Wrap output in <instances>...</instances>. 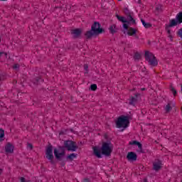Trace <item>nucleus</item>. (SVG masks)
Returning a JSON list of instances; mask_svg holds the SVG:
<instances>
[{
	"mask_svg": "<svg viewBox=\"0 0 182 182\" xmlns=\"http://www.w3.org/2000/svg\"><path fill=\"white\" fill-rule=\"evenodd\" d=\"M145 59L150 66H157L159 65V62H157L154 55L149 51L145 52Z\"/></svg>",
	"mask_w": 182,
	"mask_h": 182,
	"instance_id": "20e7f679",
	"label": "nucleus"
},
{
	"mask_svg": "<svg viewBox=\"0 0 182 182\" xmlns=\"http://www.w3.org/2000/svg\"><path fill=\"white\" fill-rule=\"evenodd\" d=\"M117 1H123V0H117Z\"/></svg>",
	"mask_w": 182,
	"mask_h": 182,
	"instance_id": "a19ab883",
	"label": "nucleus"
},
{
	"mask_svg": "<svg viewBox=\"0 0 182 182\" xmlns=\"http://www.w3.org/2000/svg\"><path fill=\"white\" fill-rule=\"evenodd\" d=\"M127 160H137V154L136 153L131 151L127 155Z\"/></svg>",
	"mask_w": 182,
	"mask_h": 182,
	"instance_id": "ddd939ff",
	"label": "nucleus"
},
{
	"mask_svg": "<svg viewBox=\"0 0 182 182\" xmlns=\"http://www.w3.org/2000/svg\"><path fill=\"white\" fill-rule=\"evenodd\" d=\"M178 35L179 38H182V28L178 31Z\"/></svg>",
	"mask_w": 182,
	"mask_h": 182,
	"instance_id": "c756f323",
	"label": "nucleus"
},
{
	"mask_svg": "<svg viewBox=\"0 0 182 182\" xmlns=\"http://www.w3.org/2000/svg\"><path fill=\"white\" fill-rule=\"evenodd\" d=\"M123 28H124V29L127 30V29H129V25H127V23H124Z\"/></svg>",
	"mask_w": 182,
	"mask_h": 182,
	"instance_id": "7c9ffc66",
	"label": "nucleus"
},
{
	"mask_svg": "<svg viewBox=\"0 0 182 182\" xmlns=\"http://www.w3.org/2000/svg\"><path fill=\"white\" fill-rule=\"evenodd\" d=\"M46 157L48 160H52L53 159V149L52 148V146H50L46 149Z\"/></svg>",
	"mask_w": 182,
	"mask_h": 182,
	"instance_id": "0eeeda50",
	"label": "nucleus"
},
{
	"mask_svg": "<svg viewBox=\"0 0 182 182\" xmlns=\"http://www.w3.org/2000/svg\"><path fill=\"white\" fill-rule=\"evenodd\" d=\"M128 21H129V22H132V23H136V21L134 20V18H133V17H132V16H129L128 17Z\"/></svg>",
	"mask_w": 182,
	"mask_h": 182,
	"instance_id": "a878e982",
	"label": "nucleus"
},
{
	"mask_svg": "<svg viewBox=\"0 0 182 182\" xmlns=\"http://www.w3.org/2000/svg\"><path fill=\"white\" fill-rule=\"evenodd\" d=\"M109 29L110 33H112V35H114V33H116V32L119 31V28H117V26H116V24L111 25Z\"/></svg>",
	"mask_w": 182,
	"mask_h": 182,
	"instance_id": "2eb2a0df",
	"label": "nucleus"
},
{
	"mask_svg": "<svg viewBox=\"0 0 182 182\" xmlns=\"http://www.w3.org/2000/svg\"><path fill=\"white\" fill-rule=\"evenodd\" d=\"M171 92H172L173 96H176V95H177V90H176V89H174L173 86H171Z\"/></svg>",
	"mask_w": 182,
	"mask_h": 182,
	"instance_id": "b1692460",
	"label": "nucleus"
},
{
	"mask_svg": "<svg viewBox=\"0 0 182 182\" xmlns=\"http://www.w3.org/2000/svg\"><path fill=\"white\" fill-rule=\"evenodd\" d=\"M4 53L0 51V55H2Z\"/></svg>",
	"mask_w": 182,
	"mask_h": 182,
	"instance_id": "58836bf2",
	"label": "nucleus"
},
{
	"mask_svg": "<svg viewBox=\"0 0 182 182\" xmlns=\"http://www.w3.org/2000/svg\"><path fill=\"white\" fill-rule=\"evenodd\" d=\"M103 33V28H100V23L95 22L91 26V30L85 33L87 39H90L92 36H97Z\"/></svg>",
	"mask_w": 182,
	"mask_h": 182,
	"instance_id": "f03ea898",
	"label": "nucleus"
},
{
	"mask_svg": "<svg viewBox=\"0 0 182 182\" xmlns=\"http://www.w3.org/2000/svg\"><path fill=\"white\" fill-rule=\"evenodd\" d=\"M13 68L14 69H19V64H15Z\"/></svg>",
	"mask_w": 182,
	"mask_h": 182,
	"instance_id": "473e14b6",
	"label": "nucleus"
},
{
	"mask_svg": "<svg viewBox=\"0 0 182 182\" xmlns=\"http://www.w3.org/2000/svg\"><path fill=\"white\" fill-rule=\"evenodd\" d=\"M137 103V95H135V97H132L129 101V105H132V106H134Z\"/></svg>",
	"mask_w": 182,
	"mask_h": 182,
	"instance_id": "a211bd4d",
	"label": "nucleus"
},
{
	"mask_svg": "<svg viewBox=\"0 0 182 182\" xmlns=\"http://www.w3.org/2000/svg\"><path fill=\"white\" fill-rule=\"evenodd\" d=\"M64 149H66L68 151H76L77 150V146L73 141H65Z\"/></svg>",
	"mask_w": 182,
	"mask_h": 182,
	"instance_id": "423d86ee",
	"label": "nucleus"
},
{
	"mask_svg": "<svg viewBox=\"0 0 182 182\" xmlns=\"http://www.w3.org/2000/svg\"><path fill=\"white\" fill-rule=\"evenodd\" d=\"M141 90H144V88H142Z\"/></svg>",
	"mask_w": 182,
	"mask_h": 182,
	"instance_id": "ea45409f",
	"label": "nucleus"
},
{
	"mask_svg": "<svg viewBox=\"0 0 182 182\" xmlns=\"http://www.w3.org/2000/svg\"><path fill=\"white\" fill-rule=\"evenodd\" d=\"M136 32L137 30H136V28H129L127 31V35H129V36H133V35H136Z\"/></svg>",
	"mask_w": 182,
	"mask_h": 182,
	"instance_id": "f3484780",
	"label": "nucleus"
},
{
	"mask_svg": "<svg viewBox=\"0 0 182 182\" xmlns=\"http://www.w3.org/2000/svg\"><path fill=\"white\" fill-rule=\"evenodd\" d=\"M55 161H55V160H51V161H50V162L51 163V164H55Z\"/></svg>",
	"mask_w": 182,
	"mask_h": 182,
	"instance_id": "f704fd0d",
	"label": "nucleus"
},
{
	"mask_svg": "<svg viewBox=\"0 0 182 182\" xmlns=\"http://www.w3.org/2000/svg\"><path fill=\"white\" fill-rule=\"evenodd\" d=\"M85 73H89V66L87 64L84 65Z\"/></svg>",
	"mask_w": 182,
	"mask_h": 182,
	"instance_id": "bb28decb",
	"label": "nucleus"
},
{
	"mask_svg": "<svg viewBox=\"0 0 182 182\" xmlns=\"http://www.w3.org/2000/svg\"><path fill=\"white\" fill-rule=\"evenodd\" d=\"M161 167H163L161 161H156L153 162V170L155 171H160V170H161Z\"/></svg>",
	"mask_w": 182,
	"mask_h": 182,
	"instance_id": "6e6552de",
	"label": "nucleus"
},
{
	"mask_svg": "<svg viewBox=\"0 0 182 182\" xmlns=\"http://www.w3.org/2000/svg\"><path fill=\"white\" fill-rule=\"evenodd\" d=\"M129 124H130L129 117L124 115L119 117L116 122L117 129H127L129 127Z\"/></svg>",
	"mask_w": 182,
	"mask_h": 182,
	"instance_id": "7ed1b4c3",
	"label": "nucleus"
},
{
	"mask_svg": "<svg viewBox=\"0 0 182 182\" xmlns=\"http://www.w3.org/2000/svg\"><path fill=\"white\" fill-rule=\"evenodd\" d=\"M5 136V131L4 129H0V139H2Z\"/></svg>",
	"mask_w": 182,
	"mask_h": 182,
	"instance_id": "393cba45",
	"label": "nucleus"
},
{
	"mask_svg": "<svg viewBox=\"0 0 182 182\" xmlns=\"http://www.w3.org/2000/svg\"><path fill=\"white\" fill-rule=\"evenodd\" d=\"M71 35L75 39L80 38V35H82V30L80 28L73 29L71 31Z\"/></svg>",
	"mask_w": 182,
	"mask_h": 182,
	"instance_id": "9d476101",
	"label": "nucleus"
},
{
	"mask_svg": "<svg viewBox=\"0 0 182 182\" xmlns=\"http://www.w3.org/2000/svg\"><path fill=\"white\" fill-rule=\"evenodd\" d=\"M141 21L142 25L144 26V28H151V24H150L149 23H146V21L143 19H141Z\"/></svg>",
	"mask_w": 182,
	"mask_h": 182,
	"instance_id": "412c9836",
	"label": "nucleus"
},
{
	"mask_svg": "<svg viewBox=\"0 0 182 182\" xmlns=\"http://www.w3.org/2000/svg\"><path fill=\"white\" fill-rule=\"evenodd\" d=\"M178 25H180L179 21L177 20V18H173L169 21V24H166L167 26H169L170 28H173V26H177Z\"/></svg>",
	"mask_w": 182,
	"mask_h": 182,
	"instance_id": "f8f14e48",
	"label": "nucleus"
},
{
	"mask_svg": "<svg viewBox=\"0 0 182 182\" xmlns=\"http://www.w3.org/2000/svg\"><path fill=\"white\" fill-rule=\"evenodd\" d=\"M82 182H90V179H89L88 178H84Z\"/></svg>",
	"mask_w": 182,
	"mask_h": 182,
	"instance_id": "72a5a7b5",
	"label": "nucleus"
},
{
	"mask_svg": "<svg viewBox=\"0 0 182 182\" xmlns=\"http://www.w3.org/2000/svg\"><path fill=\"white\" fill-rule=\"evenodd\" d=\"M131 146H137L140 151H141L143 146L140 144V142L137 141H132L129 142Z\"/></svg>",
	"mask_w": 182,
	"mask_h": 182,
	"instance_id": "4468645a",
	"label": "nucleus"
},
{
	"mask_svg": "<svg viewBox=\"0 0 182 182\" xmlns=\"http://www.w3.org/2000/svg\"><path fill=\"white\" fill-rule=\"evenodd\" d=\"M102 153L100 152V149L97 146L93 147V151L95 156L97 157V159H102V156H106L107 157H109L112 154V152L113 151V144L112 142H104L102 144V148H101Z\"/></svg>",
	"mask_w": 182,
	"mask_h": 182,
	"instance_id": "f257e3e1",
	"label": "nucleus"
},
{
	"mask_svg": "<svg viewBox=\"0 0 182 182\" xmlns=\"http://www.w3.org/2000/svg\"><path fill=\"white\" fill-rule=\"evenodd\" d=\"M27 149H28V150H32V149H33V146L32 145V144H28Z\"/></svg>",
	"mask_w": 182,
	"mask_h": 182,
	"instance_id": "c85d7f7f",
	"label": "nucleus"
},
{
	"mask_svg": "<svg viewBox=\"0 0 182 182\" xmlns=\"http://www.w3.org/2000/svg\"><path fill=\"white\" fill-rule=\"evenodd\" d=\"M90 89L91 90H96V89H97V85L96 84H92L90 86Z\"/></svg>",
	"mask_w": 182,
	"mask_h": 182,
	"instance_id": "cd10ccee",
	"label": "nucleus"
},
{
	"mask_svg": "<svg viewBox=\"0 0 182 182\" xmlns=\"http://www.w3.org/2000/svg\"><path fill=\"white\" fill-rule=\"evenodd\" d=\"M54 156L57 160H62L66 157V151L63 146H59L58 148L54 149Z\"/></svg>",
	"mask_w": 182,
	"mask_h": 182,
	"instance_id": "39448f33",
	"label": "nucleus"
},
{
	"mask_svg": "<svg viewBox=\"0 0 182 182\" xmlns=\"http://www.w3.org/2000/svg\"><path fill=\"white\" fill-rule=\"evenodd\" d=\"M116 18L117 19H118V21H119V22H122V23H127L129 21H127V19H126V18H124V16H119V14L116 15Z\"/></svg>",
	"mask_w": 182,
	"mask_h": 182,
	"instance_id": "dca6fc26",
	"label": "nucleus"
},
{
	"mask_svg": "<svg viewBox=\"0 0 182 182\" xmlns=\"http://www.w3.org/2000/svg\"><path fill=\"white\" fill-rule=\"evenodd\" d=\"M14 150H15V146H14V144L9 142L6 144L5 146L6 153H7L8 154H11L14 153Z\"/></svg>",
	"mask_w": 182,
	"mask_h": 182,
	"instance_id": "1a4fd4ad",
	"label": "nucleus"
},
{
	"mask_svg": "<svg viewBox=\"0 0 182 182\" xmlns=\"http://www.w3.org/2000/svg\"><path fill=\"white\" fill-rule=\"evenodd\" d=\"M141 55L139 53H136L134 54V59L135 60H139V59H141Z\"/></svg>",
	"mask_w": 182,
	"mask_h": 182,
	"instance_id": "4be33fe9",
	"label": "nucleus"
},
{
	"mask_svg": "<svg viewBox=\"0 0 182 182\" xmlns=\"http://www.w3.org/2000/svg\"><path fill=\"white\" fill-rule=\"evenodd\" d=\"M176 19L178 20V22H179V23H182V11L179 12L176 16Z\"/></svg>",
	"mask_w": 182,
	"mask_h": 182,
	"instance_id": "aec40b11",
	"label": "nucleus"
},
{
	"mask_svg": "<svg viewBox=\"0 0 182 182\" xmlns=\"http://www.w3.org/2000/svg\"><path fill=\"white\" fill-rule=\"evenodd\" d=\"M0 1H6V0H0Z\"/></svg>",
	"mask_w": 182,
	"mask_h": 182,
	"instance_id": "79ce46f5",
	"label": "nucleus"
},
{
	"mask_svg": "<svg viewBox=\"0 0 182 182\" xmlns=\"http://www.w3.org/2000/svg\"><path fill=\"white\" fill-rule=\"evenodd\" d=\"M165 110L166 113H168V112L171 110V105H170V104L166 105V106L165 107Z\"/></svg>",
	"mask_w": 182,
	"mask_h": 182,
	"instance_id": "5701e85b",
	"label": "nucleus"
},
{
	"mask_svg": "<svg viewBox=\"0 0 182 182\" xmlns=\"http://www.w3.org/2000/svg\"><path fill=\"white\" fill-rule=\"evenodd\" d=\"M77 154H70L67 156V159L68 160H73L75 159H77Z\"/></svg>",
	"mask_w": 182,
	"mask_h": 182,
	"instance_id": "6ab92c4d",
	"label": "nucleus"
},
{
	"mask_svg": "<svg viewBox=\"0 0 182 182\" xmlns=\"http://www.w3.org/2000/svg\"><path fill=\"white\" fill-rule=\"evenodd\" d=\"M156 11H161V5H158L156 7Z\"/></svg>",
	"mask_w": 182,
	"mask_h": 182,
	"instance_id": "2f4dec72",
	"label": "nucleus"
},
{
	"mask_svg": "<svg viewBox=\"0 0 182 182\" xmlns=\"http://www.w3.org/2000/svg\"><path fill=\"white\" fill-rule=\"evenodd\" d=\"M165 31L167 33V37L170 39L171 42L173 41V30H171V27L166 25Z\"/></svg>",
	"mask_w": 182,
	"mask_h": 182,
	"instance_id": "9b49d317",
	"label": "nucleus"
},
{
	"mask_svg": "<svg viewBox=\"0 0 182 182\" xmlns=\"http://www.w3.org/2000/svg\"><path fill=\"white\" fill-rule=\"evenodd\" d=\"M21 182H25V178L21 177Z\"/></svg>",
	"mask_w": 182,
	"mask_h": 182,
	"instance_id": "c9c22d12",
	"label": "nucleus"
},
{
	"mask_svg": "<svg viewBox=\"0 0 182 182\" xmlns=\"http://www.w3.org/2000/svg\"><path fill=\"white\" fill-rule=\"evenodd\" d=\"M0 174H2V170L0 169Z\"/></svg>",
	"mask_w": 182,
	"mask_h": 182,
	"instance_id": "4c0bfd02",
	"label": "nucleus"
},
{
	"mask_svg": "<svg viewBox=\"0 0 182 182\" xmlns=\"http://www.w3.org/2000/svg\"><path fill=\"white\" fill-rule=\"evenodd\" d=\"M144 182H147V178H144Z\"/></svg>",
	"mask_w": 182,
	"mask_h": 182,
	"instance_id": "e433bc0d",
	"label": "nucleus"
}]
</instances>
